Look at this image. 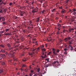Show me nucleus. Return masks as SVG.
Wrapping results in <instances>:
<instances>
[{
	"label": "nucleus",
	"instance_id": "nucleus-42",
	"mask_svg": "<svg viewBox=\"0 0 76 76\" xmlns=\"http://www.w3.org/2000/svg\"><path fill=\"white\" fill-rule=\"evenodd\" d=\"M44 11H41V12H40V13H42V14H44Z\"/></svg>",
	"mask_w": 76,
	"mask_h": 76
},
{
	"label": "nucleus",
	"instance_id": "nucleus-16",
	"mask_svg": "<svg viewBox=\"0 0 76 76\" xmlns=\"http://www.w3.org/2000/svg\"><path fill=\"white\" fill-rule=\"evenodd\" d=\"M52 50H53V55H56V54H57V53H56L55 52V51H54L55 49H52Z\"/></svg>",
	"mask_w": 76,
	"mask_h": 76
},
{
	"label": "nucleus",
	"instance_id": "nucleus-13",
	"mask_svg": "<svg viewBox=\"0 0 76 76\" xmlns=\"http://www.w3.org/2000/svg\"><path fill=\"white\" fill-rule=\"evenodd\" d=\"M1 18V19H2V21H4L5 20V18H4V17H0V18Z\"/></svg>",
	"mask_w": 76,
	"mask_h": 76
},
{
	"label": "nucleus",
	"instance_id": "nucleus-39",
	"mask_svg": "<svg viewBox=\"0 0 76 76\" xmlns=\"http://www.w3.org/2000/svg\"><path fill=\"white\" fill-rule=\"evenodd\" d=\"M2 72H3V70L2 69L0 70V74H1Z\"/></svg>",
	"mask_w": 76,
	"mask_h": 76
},
{
	"label": "nucleus",
	"instance_id": "nucleus-51",
	"mask_svg": "<svg viewBox=\"0 0 76 76\" xmlns=\"http://www.w3.org/2000/svg\"><path fill=\"white\" fill-rule=\"evenodd\" d=\"M60 34V33H59V31H58L57 32V34Z\"/></svg>",
	"mask_w": 76,
	"mask_h": 76
},
{
	"label": "nucleus",
	"instance_id": "nucleus-34",
	"mask_svg": "<svg viewBox=\"0 0 76 76\" xmlns=\"http://www.w3.org/2000/svg\"><path fill=\"white\" fill-rule=\"evenodd\" d=\"M1 64L3 65H4V64H5V62H3L1 63Z\"/></svg>",
	"mask_w": 76,
	"mask_h": 76
},
{
	"label": "nucleus",
	"instance_id": "nucleus-11",
	"mask_svg": "<svg viewBox=\"0 0 76 76\" xmlns=\"http://www.w3.org/2000/svg\"><path fill=\"white\" fill-rule=\"evenodd\" d=\"M4 35L11 36L12 35V34H11V33L10 32V33L5 34H4Z\"/></svg>",
	"mask_w": 76,
	"mask_h": 76
},
{
	"label": "nucleus",
	"instance_id": "nucleus-44",
	"mask_svg": "<svg viewBox=\"0 0 76 76\" xmlns=\"http://www.w3.org/2000/svg\"><path fill=\"white\" fill-rule=\"evenodd\" d=\"M46 61H47V62H48L49 61V58H46Z\"/></svg>",
	"mask_w": 76,
	"mask_h": 76
},
{
	"label": "nucleus",
	"instance_id": "nucleus-49",
	"mask_svg": "<svg viewBox=\"0 0 76 76\" xmlns=\"http://www.w3.org/2000/svg\"><path fill=\"white\" fill-rule=\"evenodd\" d=\"M58 19H59V18H58L57 17H56V18H55V20H58Z\"/></svg>",
	"mask_w": 76,
	"mask_h": 76
},
{
	"label": "nucleus",
	"instance_id": "nucleus-59",
	"mask_svg": "<svg viewBox=\"0 0 76 76\" xmlns=\"http://www.w3.org/2000/svg\"><path fill=\"white\" fill-rule=\"evenodd\" d=\"M25 66H26V65L24 64H23L22 67H25Z\"/></svg>",
	"mask_w": 76,
	"mask_h": 76
},
{
	"label": "nucleus",
	"instance_id": "nucleus-27",
	"mask_svg": "<svg viewBox=\"0 0 76 76\" xmlns=\"http://www.w3.org/2000/svg\"><path fill=\"white\" fill-rule=\"evenodd\" d=\"M39 17H38L37 18V23H39Z\"/></svg>",
	"mask_w": 76,
	"mask_h": 76
},
{
	"label": "nucleus",
	"instance_id": "nucleus-50",
	"mask_svg": "<svg viewBox=\"0 0 76 76\" xmlns=\"http://www.w3.org/2000/svg\"><path fill=\"white\" fill-rule=\"evenodd\" d=\"M59 51H60L58 49L57 50V51H56V52L57 53H58L59 52Z\"/></svg>",
	"mask_w": 76,
	"mask_h": 76
},
{
	"label": "nucleus",
	"instance_id": "nucleus-58",
	"mask_svg": "<svg viewBox=\"0 0 76 76\" xmlns=\"http://www.w3.org/2000/svg\"><path fill=\"white\" fill-rule=\"evenodd\" d=\"M3 54H5L6 55H7L8 54V53L7 52H5V53H3Z\"/></svg>",
	"mask_w": 76,
	"mask_h": 76
},
{
	"label": "nucleus",
	"instance_id": "nucleus-14",
	"mask_svg": "<svg viewBox=\"0 0 76 76\" xmlns=\"http://www.w3.org/2000/svg\"><path fill=\"white\" fill-rule=\"evenodd\" d=\"M1 52L4 53H5L6 52V50L3 49H1Z\"/></svg>",
	"mask_w": 76,
	"mask_h": 76
},
{
	"label": "nucleus",
	"instance_id": "nucleus-24",
	"mask_svg": "<svg viewBox=\"0 0 76 76\" xmlns=\"http://www.w3.org/2000/svg\"><path fill=\"white\" fill-rule=\"evenodd\" d=\"M33 54H34V52H32L31 53H29V55H33Z\"/></svg>",
	"mask_w": 76,
	"mask_h": 76
},
{
	"label": "nucleus",
	"instance_id": "nucleus-52",
	"mask_svg": "<svg viewBox=\"0 0 76 76\" xmlns=\"http://www.w3.org/2000/svg\"><path fill=\"white\" fill-rule=\"evenodd\" d=\"M62 40H61V39H60V43H61L62 42Z\"/></svg>",
	"mask_w": 76,
	"mask_h": 76
},
{
	"label": "nucleus",
	"instance_id": "nucleus-2",
	"mask_svg": "<svg viewBox=\"0 0 76 76\" xmlns=\"http://www.w3.org/2000/svg\"><path fill=\"white\" fill-rule=\"evenodd\" d=\"M8 50L10 51V53L14 52V51H16V50L15 49H14V48H8Z\"/></svg>",
	"mask_w": 76,
	"mask_h": 76
},
{
	"label": "nucleus",
	"instance_id": "nucleus-37",
	"mask_svg": "<svg viewBox=\"0 0 76 76\" xmlns=\"http://www.w3.org/2000/svg\"><path fill=\"white\" fill-rule=\"evenodd\" d=\"M51 52H50L49 53H48V54H47L48 55H50V54H51Z\"/></svg>",
	"mask_w": 76,
	"mask_h": 76
},
{
	"label": "nucleus",
	"instance_id": "nucleus-26",
	"mask_svg": "<svg viewBox=\"0 0 76 76\" xmlns=\"http://www.w3.org/2000/svg\"><path fill=\"white\" fill-rule=\"evenodd\" d=\"M28 37H30V38H32V37L31 36V34H29L28 35Z\"/></svg>",
	"mask_w": 76,
	"mask_h": 76
},
{
	"label": "nucleus",
	"instance_id": "nucleus-64",
	"mask_svg": "<svg viewBox=\"0 0 76 76\" xmlns=\"http://www.w3.org/2000/svg\"><path fill=\"white\" fill-rule=\"evenodd\" d=\"M2 11V10H0V13H1Z\"/></svg>",
	"mask_w": 76,
	"mask_h": 76
},
{
	"label": "nucleus",
	"instance_id": "nucleus-29",
	"mask_svg": "<svg viewBox=\"0 0 76 76\" xmlns=\"http://www.w3.org/2000/svg\"><path fill=\"white\" fill-rule=\"evenodd\" d=\"M13 3L12 2L10 3V6H11L13 5Z\"/></svg>",
	"mask_w": 76,
	"mask_h": 76
},
{
	"label": "nucleus",
	"instance_id": "nucleus-20",
	"mask_svg": "<svg viewBox=\"0 0 76 76\" xmlns=\"http://www.w3.org/2000/svg\"><path fill=\"white\" fill-rule=\"evenodd\" d=\"M40 68H38L37 69V71L38 73H39V72H40Z\"/></svg>",
	"mask_w": 76,
	"mask_h": 76
},
{
	"label": "nucleus",
	"instance_id": "nucleus-55",
	"mask_svg": "<svg viewBox=\"0 0 76 76\" xmlns=\"http://www.w3.org/2000/svg\"><path fill=\"white\" fill-rule=\"evenodd\" d=\"M59 8L60 9H62V7L61 6L59 7Z\"/></svg>",
	"mask_w": 76,
	"mask_h": 76
},
{
	"label": "nucleus",
	"instance_id": "nucleus-15",
	"mask_svg": "<svg viewBox=\"0 0 76 76\" xmlns=\"http://www.w3.org/2000/svg\"><path fill=\"white\" fill-rule=\"evenodd\" d=\"M51 66V64H47V65H46L45 66V67L46 68H47L49 66Z\"/></svg>",
	"mask_w": 76,
	"mask_h": 76
},
{
	"label": "nucleus",
	"instance_id": "nucleus-48",
	"mask_svg": "<svg viewBox=\"0 0 76 76\" xmlns=\"http://www.w3.org/2000/svg\"><path fill=\"white\" fill-rule=\"evenodd\" d=\"M58 27L60 28L61 26V25H60V24H59L58 25Z\"/></svg>",
	"mask_w": 76,
	"mask_h": 76
},
{
	"label": "nucleus",
	"instance_id": "nucleus-30",
	"mask_svg": "<svg viewBox=\"0 0 76 76\" xmlns=\"http://www.w3.org/2000/svg\"><path fill=\"white\" fill-rule=\"evenodd\" d=\"M9 28H7L5 29V31H6V32H7L8 31H9Z\"/></svg>",
	"mask_w": 76,
	"mask_h": 76
},
{
	"label": "nucleus",
	"instance_id": "nucleus-9",
	"mask_svg": "<svg viewBox=\"0 0 76 76\" xmlns=\"http://www.w3.org/2000/svg\"><path fill=\"white\" fill-rule=\"evenodd\" d=\"M72 40L69 41L67 42V44H69V45H71V44H72Z\"/></svg>",
	"mask_w": 76,
	"mask_h": 76
},
{
	"label": "nucleus",
	"instance_id": "nucleus-46",
	"mask_svg": "<svg viewBox=\"0 0 76 76\" xmlns=\"http://www.w3.org/2000/svg\"><path fill=\"white\" fill-rule=\"evenodd\" d=\"M23 9V7H20V10H22Z\"/></svg>",
	"mask_w": 76,
	"mask_h": 76
},
{
	"label": "nucleus",
	"instance_id": "nucleus-60",
	"mask_svg": "<svg viewBox=\"0 0 76 76\" xmlns=\"http://www.w3.org/2000/svg\"><path fill=\"white\" fill-rule=\"evenodd\" d=\"M32 76V74L31 73L29 74V76Z\"/></svg>",
	"mask_w": 76,
	"mask_h": 76
},
{
	"label": "nucleus",
	"instance_id": "nucleus-25",
	"mask_svg": "<svg viewBox=\"0 0 76 76\" xmlns=\"http://www.w3.org/2000/svg\"><path fill=\"white\" fill-rule=\"evenodd\" d=\"M11 55L12 56V57H15V55L14 53L11 54Z\"/></svg>",
	"mask_w": 76,
	"mask_h": 76
},
{
	"label": "nucleus",
	"instance_id": "nucleus-23",
	"mask_svg": "<svg viewBox=\"0 0 76 76\" xmlns=\"http://www.w3.org/2000/svg\"><path fill=\"white\" fill-rule=\"evenodd\" d=\"M7 47L8 48H10L11 47L10 45V44H7Z\"/></svg>",
	"mask_w": 76,
	"mask_h": 76
},
{
	"label": "nucleus",
	"instance_id": "nucleus-7",
	"mask_svg": "<svg viewBox=\"0 0 76 76\" xmlns=\"http://www.w3.org/2000/svg\"><path fill=\"white\" fill-rule=\"evenodd\" d=\"M71 39V37H68L67 38H65L64 39V41H65L66 42H67L69 40H70Z\"/></svg>",
	"mask_w": 76,
	"mask_h": 76
},
{
	"label": "nucleus",
	"instance_id": "nucleus-43",
	"mask_svg": "<svg viewBox=\"0 0 76 76\" xmlns=\"http://www.w3.org/2000/svg\"><path fill=\"white\" fill-rule=\"evenodd\" d=\"M72 10H69V12H71V13H72V12H73V11H72Z\"/></svg>",
	"mask_w": 76,
	"mask_h": 76
},
{
	"label": "nucleus",
	"instance_id": "nucleus-5",
	"mask_svg": "<svg viewBox=\"0 0 76 76\" xmlns=\"http://www.w3.org/2000/svg\"><path fill=\"white\" fill-rule=\"evenodd\" d=\"M37 12H38V8H37L33 9L32 11V12L33 14H34L35 13Z\"/></svg>",
	"mask_w": 76,
	"mask_h": 76
},
{
	"label": "nucleus",
	"instance_id": "nucleus-56",
	"mask_svg": "<svg viewBox=\"0 0 76 76\" xmlns=\"http://www.w3.org/2000/svg\"><path fill=\"white\" fill-rule=\"evenodd\" d=\"M3 57H1V56H0V60H1V59H2V58Z\"/></svg>",
	"mask_w": 76,
	"mask_h": 76
},
{
	"label": "nucleus",
	"instance_id": "nucleus-19",
	"mask_svg": "<svg viewBox=\"0 0 76 76\" xmlns=\"http://www.w3.org/2000/svg\"><path fill=\"white\" fill-rule=\"evenodd\" d=\"M39 50H40L39 47L37 49V51H36V54L38 53L37 52H39Z\"/></svg>",
	"mask_w": 76,
	"mask_h": 76
},
{
	"label": "nucleus",
	"instance_id": "nucleus-3",
	"mask_svg": "<svg viewBox=\"0 0 76 76\" xmlns=\"http://www.w3.org/2000/svg\"><path fill=\"white\" fill-rule=\"evenodd\" d=\"M56 63H57L58 64V61H54L53 63V64H52V65H53V66H55L56 67H57V68L59 67V65H58V64H56H56H55Z\"/></svg>",
	"mask_w": 76,
	"mask_h": 76
},
{
	"label": "nucleus",
	"instance_id": "nucleus-18",
	"mask_svg": "<svg viewBox=\"0 0 76 76\" xmlns=\"http://www.w3.org/2000/svg\"><path fill=\"white\" fill-rule=\"evenodd\" d=\"M0 57H6V55L4 54H1V56H0Z\"/></svg>",
	"mask_w": 76,
	"mask_h": 76
},
{
	"label": "nucleus",
	"instance_id": "nucleus-53",
	"mask_svg": "<svg viewBox=\"0 0 76 76\" xmlns=\"http://www.w3.org/2000/svg\"><path fill=\"white\" fill-rule=\"evenodd\" d=\"M66 31H67L66 30H64L63 31V32L65 33Z\"/></svg>",
	"mask_w": 76,
	"mask_h": 76
},
{
	"label": "nucleus",
	"instance_id": "nucleus-6",
	"mask_svg": "<svg viewBox=\"0 0 76 76\" xmlns=\"http://www.w3.org/2000/svg\"><path fill=\"white\" fill-rule=\"evenodd\" d=\"M46 73V72L44 71H42L41 72L39 73L38 74V76H42V75H43Z\"/></svg>",
	"mask_w": 76,
	"mask_h": 76
},
{
	"label": "nucleus",
	"instance_id": "nucleus-57",
	"mask_svg": "<svg viewBox=\"0 0 76 76\" xmlns=\"http://www.w3.org/2000/svg\"><path fill=\"white\" fill-rule=\"evenodd\" d=\"M29 25L30 26H33V24H29Z\"/></svg>",
	"mask_w": 76,
	"mask_h": 76
},
{
	"label": "nucleus",
	"instance_id": "nucleus-54",
	"mask_svg": "<svg viewBox=\"0 0 76 76\" xmlns=\"http://www.w3.org/2000/svg\"><path fill=\"white\" fill-rule=\"evenodd\" d=\"M69 50V49H67V48H66L65 49H64V50L65 51H66V50Z\"/></svg>",
	"mask_w": 76,
	"mask_h": 76
},
{
	"label": "nucleus",
	"instance_id": "nucleus-38",
	"mask_svg": "<svg viewBox=\"0 0 76 76\" xmlns=\"http://www.w3.org/2000/svg\"><path fill=\"white\" fill-rule=\"evenodd\" d=\"M44 48V46L43 45H42L40 46V48Z\"/></svg>",
	"mask_w": 76,
	"mask_h": 76
},
{
	"label": "nucleus",
	"instance_id": "nucleus-33",
	"mask_svg": "<svg viewBox=\"0 0 76 76\" xmlns=\"http://www.w3.org/2000/svg\"><path fill=\"white\" fill-rule=\"evenodd\" d=\"M69 1H70V0H66V3H68V2H69Z\"/></svg>",
	"mask_w": 76,
	"mask_h": 76
},
{
	"label": "nucleus",
	"instance_id": "nucleus-10",
	"mask_svg": "<svg viewBox=\"0 0 76 76\" xmlns=\"http://www.w3.org/2000/svg\"><path fill=\"white\" fill-rule=\"evenodd\" d=\"M74 28H69V32L70 33L72 31H74Z\"/></svg>",
	"mask_w": 76,
	"mask_h": 76
},
{
	"label": "nucleus",
	"instance_id": "nucleus-4",
	"mask_svg": "<svg viewBox=\"0 0 76 76\" xmlns=\"http://www.w3.org/2000/svg\"><path fill=\"white\" fill-rule=\"evenodd\" d=\"M37 12H38V8H37L33 9L32 11V12L33 14H34L35 13Z\"/></svg>",
	"mask_w": 76,
	"mask_h": 76
},
{
	"label": "nucleus",
	"instance_id": "nucleus-12",
	"mask_svg": "<svg viewBox=\"0 0 76 76\" xmlns=\"http://www.w3.org/2000/svg\"><path fill=\"white\" fill-rule=\"evenodd\" d=\"M66 13V10L64 9H62V11H61V13L63 14Z\"/></svg>",
	"mask_w": 76,
	"mask_h": 76
},
{
	"label": "nucleus",
	"instance_id": "nucleus-1",
	"mask_svg": "<svg viewBox=\"0 0 76 76\" xmlns=\"http://www.w3.org/2000/svg\"><path fill=\"white\" fill-rule=\"evenodd\" d=\"M66 48L69 49V50H70L71 51L73 50V47L72 46L70 45H69L68 47L66 46Z\"/></svg>",
	"mask_w": 76,
	"mask_h": 76
},
{
	"label": "nucleus",
	"instance_id": "nucleus-17",
	"mask_svg": "<svg viewBox=\"0 0 76 76\" xmlns=\"http://www.w3.org/2000/svg\"><path fill=\"white\" fill-rule=\"evenodd\" d=\"M0 47L2 48H4L5 47V46L4 45H0Z\"/></svg>",
	"mask_w": 76,
	"mask_h": 76
},
{
	"label": "nucleus",
	"instance_id": "nucleus-36",
	"mask_svg": "<svg viewBox=\"0 0 76 76\" xmlns=\"http://www.w3.org/2000/svg\"><path fill=\"white\" fill-rule=\"evenodd\" d=\"M26 61V59L25 58L23 59V62H25V61Z\"/></svg>",
	"mask_w": 76,
	"mask_h": 76
},
{
	"label": "nucleus",
	"instance_id": "nucleus-47",
	"mask_svg": "<svg viewBox=\"0 0 76 76\" xmlns=\"http://www.w3.org/2000/svg\"><path fill=\"white\" fill-rule=\"evenodd\" d=\"M53 11H55V9L52 10V12H53Z\"/></svg>",
	"mask_w": 76,
	"mask_h": 76
},
{
	"label": "nucleus",
	"instance_id": "nucleus-32",
	"mask_svg": "<svg viewBox=\"0 0 76 76\" xmlns=\"http://www.w3.org/2000/svg\"><path fill=\"white\" fill-rule=\"evenodd\" d=\"M76 11V9H74V8L72 9V11L75 12Z\"/></svg>",
	"mask_w": 76,
	"mask_h": 76
},
{
	"label": "nucleus",
	"instance_id": "nucleus-63",
	"mask_svg": "<svg viewBox=\"0 0 76 76\" xmlns=\"http://www.w3.org/2000/svg\"><path fill=\"white\" fill-rule=\"evenodd\" d=\"M62 28L63 29H64L65 28V26H62Z\"/></svg>",
	"mask_w": 76,
	"mask_h": 76
},
{
	"label": "nucleus",
	"instance_id": "nucleus-8",
	"mask_svg": "<svg viewBox=\"0 0 76 76\" xmlns=\"http://www.w3.org/2000/svg\"><path fill=\"white\" fill-rule=\"evenodd\" d=\"M19 11H20V16H23V14H24V12L21 11V10Z\"/></svg>",
	"mask_w": 76,
	"mask_h": 76
},
{
	"label": "nucleus",
	"instance_id": "nucleus-28",
	"mask_svg": "<svg viewBox=\"0 0 76 76\" xmlns=\"http://www.w3.org/2000/svg\"><path fill=\"white\" fill-rule=\"evenodd\" d=\"M2 24L3 25H4L6 24V22H3V23H2Z\"/></svg>",
	"mask_w": 76,
	"mask_h": 76
},
{
	"label": "nucleus",
	"instance_id": "nucleus-22",
	"mask_svg": "<svg viewBox=\"0 0 76 76\" xmlns=\"http://www.w3.org/2000/svg\"><path fill=\"white\" fill-rule=\"evenodd\" d=\"M20 40H21L22 41H24V39L23 37H21V38H20Z\"/></svg>",
	"mask_w": 76,
	"mask_h": 76
},
{
	"label": "nucleus",
	"instance_id": "nucleus-31",
	"mask_svg": "<svg viewBox=\"0 0 76 76\" xmlns=\"http://www.w3.org/2000/svg\"><path fill=\"white\" fill-rule=\"evenodd\" d=\"M29 23L30 24L32 23V21L29 20Z\"/></svg>",
	"mask_w": 76,
	"mask_h": 76
},
{
	"label": "nucleus",
	"instance_id": "nucleus-41",
	"mask_svg": "<svg viewBox=\"0 0 76 76\" xmlns=\"http://www.w3.org/2000/svg\"><path fill=\"white\" fill-rule=\"evenodd\" d=\"M33 28V26H31V27L29 26L28 27V28Z\"/></svg>",
	"mask_w": 76,
	"mask_h": 76
},
{
	"label": "nucleus",
	"instance_id": "nucleus-62",
	"mask_svg": "<svg viewBox=\"0 0 76 76\" xmlns=\"http://www.w3.org/2000/svg\"><path fill=\"white\" fill-rule=\"evenodd\" d=\"M33 72H34V71H33V70H31V73H33Z\"/></svg>",
	"mask_w": 76,
	"mask_h": 76
},
{
	"label": "nucleus",
	"instance_id": "nucleus-45",
	"mask_svg": "<svg viewBox=\"0 0 76 76\" xmlns=\"http://www.w3.org/2000/svg\"><path fill=\"white\" fill-rule=\"evenodd\" d=\"M76 14V12H73V13H72V15H75Z\"/></svg>",
	"mask_w": 76,
	"mask_h": 76
},
{
	"label": "nucleus",
	"instance_id": "nucleus-21",
	"mask_svg": "<svg viewBox=\"0 0 76 76\" xmlns=\"http://www.w3.org/2000/svg\"><path fill=\"white\" fill-rule=\"evenodd\" d=\"M41 50L42 51V52H43L45 51H46V49H45V48H42Z\"/></svg>",
	"mask_w": 76,
	"mask_h": 76
},
{
	"label": "nucleus",
	"instance_id": "nucleus-61",
	"mask_svg": "<svg viewBox=\"0 0 76 76\" xmlns=\"http://www.w3.org/2000/svg\"><path fill=\"white\" fill-rule=\"evenodd\" d=\"M21 56H24V53H22V54L21 55Z\"/></svg>",
	"mask_w": 76,
	"mask_h": 76
},
{
	"label": "nucleus",
	"instance_id": "nucleus-35",
	"mask_svg": "<svg viewBox=\"0 0 76 76\" xmlns=\"http://www.w3.org/2000/svg\"><path fill=\"white\" fill-rule=\"evenodd\" d=\"M6 10H7L6 9H4V10H3V11L4 12L6 13Z\"/></svg>",
	"mask_w": 76,
	"mask_h": 76
},
{
	"label": "nucleus",
	"instance_id": "nucleus-40",
	"mask_svg": "<svg viewBox=\"0 0 76 76\" xmlns=\"http://www.w3.org/2000/svg\"><path fill=\"white\" fill-rule=\"evenodd\" d=\"M4 31H0V34H1L4 33Z\"/></svg>",
	"mask_w": 76,
	"mask_h": 76
}]
</instances>
